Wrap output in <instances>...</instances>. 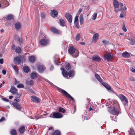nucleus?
<instances>
[{
	"mask_svg": "<svg viewBox=\"0 0 135 135\" xmlns=\"http://www.w3.org/2000/svg\"><path fill=\"white\" fill-rule=\"evenodd\" d=\"M108 111L110 113L112 114L118 115L120 111V109L119 106H116V107H108Z\"/></svg>",
	"mask_w": 135,
	"mask_h": 135,
	"instance_id": "nucleus-1",
	"label": "nucleus"
},
{
	"mask_svg": "<svg viewBox=\"0 0 135 135\" xmlns=\"http://www.w3.org/2000/svg\"><path fill=\"white\" fill-rule=\"evenodd\" d=\"M68 52L73 57H76L79 55V52L78 50L75 49L74 47L71 46L68 49Z\"/></svg>",
	"mask_w": 135,
	"mask_h": 135,
	"instance_id": "nucleus-2",
	"label": "nucleus"
},
{
	"mask_svg": "<svg viewBox=\"0 0 135 135\" xmlns=\"http://www.w3.org/2000/svg\"><path fill=\"white\" fill-rule=\"evenodd\" d=\"M113 3L114 7L115 8L114 11L116 12H117L118 11L120 10L125 11L127 9V8L125 6L124 7V8L123 9H120L119 10H117L116 9L118 8L119 6V4L118 3V2L116 0H114Z\"/></svg>",
	"mask_w": 135,
	"mask_h": 135,
	"instance_id": "nucleus-3",
	"label": "nucleus"
},
{
	"mask_svg": "<svg viewBox=\"0 0 135 135\" xmlns=\"http://www.w3.org/2000/svg\"><path fill=\"white\" fill-rule=\"evenodd\" d=\"M119 96L120 99L122 102L126 103L124 104V105H127L128 102L127 98L122 94H120Z\"/></svg>",
	"mask_w": 135,
	"mask_h": 135,
	"instance_id": "nucleus-4",
	"label": "nucleus"
},
{
	"mask_svg": "<svg viewBox=\"0 0 135 135\" xmlns=\"http://www.w3.org/2000/svg\"><path fill=\"white\" fill-rule=\"evenodd\" d=\"M49 40L46 38H45L41 40L40 41V44L43 46H45L49 43Z\"/></svg>",
	"mask_w": 135,
	"mask_h": 135,
	"instance_id": "nucleus-5",
	"label": "nucleus"
},
{
	"mask_svg": "<svg viewBox=\"0 0 135 135\" xmlns=\"http://www.w3.org/2000/svg\"><path fill=\"white\" fill-rule=\"evenodd\" d=\"M61 93L63 95L66 96V97L69 98L73 102H74L75 101V100L74 98L65 90L63 89H61Z\"/></svg>",
	"mask_w": 135,
	"mask_h": 135,
	"instance_id": "nucleus-6",
	"label": "nucleus"
},
{
	"mask_svg": "<svg viewBox=\"0 0 135 135\" xmlns=\"http://www.w3.org/2000/svg\"><path fill=\"white\" fill-rule=\"evenodd\" d=\"M104 56L105 58L108 61L111 60H112L113 57V56L111 55V53H110L105 55Z\"/></svg>",
	"mask_w": 135,
	"mask_h": 135,
	"instance_id": "nucleus-7",
	"label": "nucleus"
},
{
	"mask_svg": "<svg viewBox=\"0 0 135 135\" xmlns=\"http://www.w3.org/2000/svg\"><path fill=\"white\" fill-rule=\"evenodd\" d=\"M13 61L17 65L20 64L21 62V58L19 56H16L14 58Z\"/></svg>",
	"mask_w": 135,
	"mask_h": 135,
	"instance_id": "nucleus-8",
	"label": "nucleus"
},
{
	"mask_svg": "<svg viewBox=\"0 0 135 135\" xmlns=\"http://www.w3.org/2000/svg\"><path fill=\"white\" fill-rule=\"evenodd\" d=\"M52 115L53 116V117H52L53 118H61L63 116V115L61 114L58 112L54 113H53Z\"/></svg>",
	"mask_w": 135,
	"mask_h": 135,
	"instance_id": "nucleus-9",
	"label": "nucleus"
},
{
	"mask_svg": "<svg viewBox=\"0 0 135 135\" xmlns=\"http://www.w3.org/2000/svg\"><path fill=\"white\" fill-rule=\"evenodd\" d=\"M65 17L67 19L68 21L70 23H71L72 21V16L69 13H66L65 15Z\"/></svg>",
	"mask_w": 135,
	"mask_h": 135,
	"instance_id": "nucleus-10",
	"label": "nucleus"
},
{
	"mask_svg": "<svg viewBox=\"0 0 135 135\" xmlns=\"http://www.w3.org/2000/svg\"><path fill=\"white\" fill-rule=\"evenodd\" d=\"M50 30L52 32L56 34H60L61 33L60 31L59 30L57 29L54 27H51Z\"/></svg>",
	"mask_w": 135,
	"mask_h": 135,
	"instance_id": "nucleus-11",
	"label": "nucleus"
},
{
	"mask_svg": "<svg viewBox=\"0 0 135 135\" xmlns=\"http://www.w3.org/2000/svg\"><path fill=\"white\" fill-rule=\"evenodd\" d=\"M13 105L15 107L19 110H21L22 109L21 105L18 103H14L13 104Z\"/></svg>",
	"mask_w": 135,
	"mask_h": 135,
	"instance_id": "nucleus-12",
	"label": "nucleus"
},
{
	"mask_svg": "<svg viewBox=\"0 0 135 135\" xmlns=\"http://www.w3.org/2000/svg\"><path fill=\"white\" fill-rule=\"evenodd\" d=\"M31 99L32 101L36 103H37L40 102V99L36 97H31Z\"/></svg>",
	"mask_w": 135,
	"mask_h": 135,
	"instance_id": "nucleus-13",
	"label": "nucleus"
},
{
	"mask_svg": "<svg viewBox=\"0 0 135 135\" xmlns=\"http://www.w3.org/2000/svg\"><path fill=\"white\" fill-rule=\"evenodd\" d=\"M93 60L95 61L99 62L100 61V59L99 57L97 55L94 56L92 57Z\"/></svg>",
	"mask_w": 135,
	"mask_h": 135,
	"instance_id": "nucleus-14",
	"label": "nucleus"
},
{
	"mask_svg": "<svg viewBox=\"0 0 135 135\" xmlns=\"http://www.w3.org/2000/svg\"><path fill=\"white\" fill-rule=\"evenodd\" d=\"M9 91L13 94H16L17 92V89L13 86H11L10 90Z\"/></svg>",
	"mask_w": 135,
	"mask_h": 135,
	"instance_id": "nucleus-15",
	"label": "nucleus"
},
{
	"mask_svg": "<svg viewBox=\"0 0 135 135\" xmlns=\"http://www.w3.org/2000/svg\"><path fill=\"white\" fill-rule=\"evenodd\" d=\"M51 16L54 17H56L58 15V12L57 11L55 10H52L51 11Z\"/></svg>",
	"mask_w": 135,
	"mask_h": 135,
	"instance_id": "nucleus-16",
	"label": "nucleus"
},
{
	"mask_svg": "<svg viewBox=\"0 0 135 135\" xmlns=\"http://www.w3.org/2000/svg\"><path fill=\"white\" fill-rule=\"evenodd\" d=\"M122 56L124 58H128L130 57V55L129 53L128 52H125L122 54Z\"/></svg>",
	"mask_w": 135,
	"mask_h": 135,
	"instance_id": "nucleus-17",
	"label": "nucleus"
},
{
	"mask_svg": "<svg viewBox=\"0 0 135 135\" xmlns=\"http://www.w3.org/2000/svg\"><path fill=\"white\" fill-rule=\"evenodd\" d=\"M59 22L60 25L62 27L66 25L64 21L62 19H60Z\"/></svg>",
	"mask_w": 135,
	"mask_h": 135,
	"instance_id": "nucleus-18",
	"label": "nucleus"
},
{
	"mask_svg": "<svg viewBox=\"0 0 135 135\" xmlns=\"http://www.w3.org/2000/svg\"><path fill=\"white\" fill-rule=\"evenodd\" d=\"M111 102L113 105V107H116V106H119V104H118L116 100H111Z\"/></svg>",
	"mask_w": 135,
	"mask_h": 135,
	"instance_id": "nucleus-19",
	"label": "nucleus"
},
{
	"mask_svg": "<svg viewBox=\"0 0 135 135\" xmlns=\"http://www.w3.org/2000/svg\"><path fill=\"white\" fill-rule=\"evenodd\" d=\"M45 68L42 66L39 65L37 67V69L40 73H42L43 71Z\"/></svg>",
	"mask_w": 135,
	"mask_h": 135,
	"instance_id": "nucleus-20",
	"label": "nucleus"
},
{
	"mask_svg": "<svg viewBox=\"0 0 135 135\" xmlns=\"http://www.w3.org/2000/svg\"><path fill=\"white\" fill-rule=\"evenodd\" d=\"M68 74L69 76V77H73L74 75V71L73 70H70L69 71L68 73Z\"/></svg>",
	"mask_w": 135,
	"mask_h": 135,
	"instance_id": "nucleus-21",
	"label": "nucleus"
},
{
	"mask_svg": "<svg viewBox=\"0 0 135 135\" xmlns=\"http://www.w3.org/2000/svg\"><path fill=\"white\" fill-rule=\"evenodd\" d=\"M15 28L17 30H19L21 28V26L19 22L16 23L15 25Z\"/></svg>",
	"mask_w": 135,
	"mask_h": 135,
	"instance_id": "nucleus-22",
	"label": "nucleus"
},
{
	"mask_svg": "<svg viewBox=\"0 0 135 135\" xmlns=\"http://www.w3.org/2000/svg\"><path fill=\"white\" fill-rule=\"evenodd\" d=\"M26 83L27 85L30 86L32 85L33 84V81L32 80L29 81L28 80H26Z\"/></svg>",
	"mask_w": 135,
	"mask_h": 135,
	"instance_id": "nucleus-23",
	"label": "nucleus"
},
{
	"mask_svg": "<svg viewBox=\"0 0 135 135\" xmlns=\"http://www.w3.org/2000/svg\"><path fill=\"white\" fill-rule=\"evenodd\" d=\"M29 61L32 63H33L35 61V57L33 56H31L29 57Z\"/></svg>",
	"mask_w": 135,
	"mask_h": 135,
	"instance_id": "nucleus-24",
	"label": "nucleus"
},
{
	"mask_svg": "<svg viewBox=\"0 0 135 135\" xmlns=\"http://www.w3.org/2000/svg\"><path fill=\"white\" fill-rule=\"evenodd\" d=\"M10 133L11 135H17L16 131L15 129H12L10 130Z\"/></svg>",
	"mask_w": 135,
	"mask_h": 135,
	"instance_id": "nucleus-25",
	"label": "nucleus"
},
{
	"mask_svg": "<svg viewBox=\"0 0 135 135\" xmlns=\"http://www.w3.org/2000/svg\"><path fill=\"white\" fill-rule=\"evenodd\" d=\"M23 69L25 73H27L30 71V69L27 66H25L23 67Z\"/></svg>",
	"mask_w": 135,
	"mask_h": 135,
	"instance_id": "nucleus-26",
	"label": "nucleus"
},
{
	"mask_svg": "<svg viewBox=\"0 0 135 135\" xmlns=\"http://www.w3.org/2000/svg\"><path fill=\"white\" fill-rule=\"evenodd\" d=\"M95 76L97 79L101 83L102 82V80L99 76L97 74H96L95 75Z\"/></svg>",
	"mask_w": 135,
	"mask_h": 135,
	"instance_id": "nucleus-27",
	"label": "nucleus"
},
{
	"mask_svg": "<svg viewBox=\"0 0 135 135\" xmlns=\"http://www.w3.org/2000/svg\"><path fill=\"white\" fill-rule=\"evenodd\" d=\"M99 35L97 33H95L94 35L93 36V39L94 40V42H96V40L97 39Z\"/></svg>",
	"mask_w": 135,
	"mask_h": 135,
	"instance_id": "nucleus-28",
	"label": "nucleus"
},
{
	"mask_svg": "<svg viewBox=\"0 0 135 135\" xmlns=\"http://www.w3.org/2000/svg\"><path fill=\"white\" fill-rule=\"evenodd\" d=\"M25 130V128L24 126L21 127L19 129V131L21 133H23L24 132Z\"/></svg>",
	"mask_w": 135,
	"mask_h": 135,
	"instance_id": "nucleus-29",
	"label": "nucleus"
},
{
	"mask_svg": "<svg viewBox=\"0 0 135 135\" xmlns=\"http://www.w3.org/2000/svg\"><path fill=\"white\" fill-rule=\"evenodd\" d=\"M80 22L81 25H82L84 23L83 17L82 15H81L80 16Z\"/></svg>",
	"mask_w": 135,
	"mask_h": 135,
	"instance_id": "nucleus-30",
	"label": "nucleus"
},
{
	"mask_svg": "<svg viewBox=\"0 0 135 135\" xmlns=\"http://www.w3.org/2000/svg\"><path fill=\"white\" fill-rule=\"evenodd\" d=\"M52 135H60V132L58 130H56L54 133H52Z\"/></svg>",
	"mask_w": 135,
	"mask_h": 135,
	"instance_id": "nucleus-31",
	"label": "nucleus"
},
{
	"mask_svg": "<svg viewBox=\"0 0 135 135\" xmlns=\"http://www.w3.org/2000/svg\"><path fill=\"white\" fill-rule=\"evenodd\" d=\"M37 76V74L34 73H32L30 75L31 78L33 79H34L36 78Z\"/></svg>",
	"mask_w": 135,
	"mask_h": 135,
	"instance_id": "nucleus-32",
	"label": "nucleus"
},
{
	"mask_svg": "<svg viewBox=\"0 0 135 135\" xmlns=\"http://www.w3.org/2000/svg\"><path fill=\"white\" fill-rule=\"evenodd\" d=\"M13 15L11 14L8 15L6 17V19L7 20H10L13 19Z\"/></svg>",
	"mask_w": 135,
	"mask_h": 135,
	"instance_id": "nucleus-33",
	"label": "nucleus"
},
{
	"mask_svg": "<svg viewBox=\"0 0 135 135\" xmlns=\"http://www.w3.org/2000/svg\"><path fill=\"white\" fill-rule=\"evenodd\" d=\"M105 88L107 89L110 90V91L112 93H115L113 91V90L111 89V87L108 84L107 86L105 87Z\"/></svg>",
	"mask_w": 135,
	"mask_h": 135,
	"instance_id": "nucleus-34",
	"label": "nucleus"
},
{
	"mask_svg": "<svg viewBox=\"0 0 135 135\" xmlns=\"http://www.w3.org/2000/svg\"><path fill=\"white\" fill-rule=\"evenodd\" d=\"M127 39L130 41V43L131 44L133 45L135 44V40L134 39L132 38H128Z\"/></svg>",
	"mask_w": 135,
	"mask_h": 135,
	"instance_id": "nucleus-35",
	"label": "nucleus"
},
{
	"mask_svg": "<svg viewBox=\"0 0 135 135\" xmlns=\"http://www.w3.org/2000/svg\"><path fill=\"white\" fill-rule=\"evenodd\" d=\"M15 52L18 53H20L21 51V49L20 47H18L15 49Z\"/></svg>",
	"mask_w": 135,
	"mask_h": 135,
	"instance_id": "nucleus-36",
	"label": "nucleus"
},
{
	"mask_svg": "<svg viewBox=\"0 0 135 135\" xmlns=\"http://www.w3.org/2000/svg\"><path fill=\"white\" fill-rule=\"evenodd\" d=\"M62 74L63 76L65 77H68L69 75L67 71H65L62 72Z\"/></svg>",
	"mask_w": 135,
	"mask_h": 135,
	"instance_id": "nucleus-37",
	"label": "nucleus"
},
{
	"mask_svg": "<svg viewBox=\"0 0 135 135\" xmlns=\"http://www.w3.org/2000/svg\"><path fill=\"white\" fill-rule=\"evenodd\" d=\"M129 132L131 135H135V132H134L133 129L132 128H131L130 129Z\"/></svg>",
	"mask_w": 135,
	"mask_h": 135,
	"instance_id": "nucleus-38",
	"label": "nucleus"
},
{
	"mask_svg": "<svg viewBox=\"0 0 135 135\" xmlns=\"http://www.w3.org/2000/svg\"><path fill=\"white\" fill-rule=\"evenodd\" d=\"M58 111L59 112H61L64 113L65 112V110L63 108L60 107L59 108Z\"/></svg>",
	"mask_w": 135,
	"mask_h": 135,
	"instance_id": "nucleus-39",
	"label": "nucleus"
},
{
	"mask_svg": "<svg viewBox=\"0 0 135 135\" xmlns=\"http://www.w3.org/2000/svg\"><path fill=\"white\" fill-rule=\"evenodd\" d=\"M66 69L67 70H69L71 69V66L70 64L69 63H68L65 67Z\"/></svg>",
	"mask_w": 135,
	"mask_h": 135,
	"instance_id": "nucleus-40",
	"label": "nucleus"
},
{
	"mask_svg": "<svg viewBox=\"0 0 135 135\" xmlns=\"http://www.w3.org/2000/svg\"><path fill=\"white\" fill-rule=\"evenodd\" d=\"M80 38V36L79 34H78L76 36L75 40L76 41H79Z\"/></svg>",
	"mask_w": 135,
	"mask_h": 135,
	"instance_id": "nucleus-41",
	"label": "nucleus"
},
{
	"mask_svg": "<svg viewBox=\"0 0 135 135\" xmlns=\"http://www.w3.org/2000/svg\"><path fill=\"white\" fill-rule=\"evenodd\" d=\"M97 15V13L96 12L94 13L92 18V20H95L96 18Z\"/></svg>",
	"mask_w": 135,
	"mask_h": 135,
	"instance_id": "nucleus-42",
	"label": "nucleus"
},
{
	"mask_svg": "<svg viewBox=\"0 0 135 135\" xmlns=\"http://www.w3.org/2000/svg\"><path fill=\"white\" fill-rule=\"evenodd\" d=\"M74 24L75 26L78 28H79L78 21L74 22Z\"/></svg>",
	"mask_w": 135,
	"mask_h": 135,
	"instance_id": "nucleus-43",
	"label": "nucleus"
},
{
	"mask_svg": "<svg viewBox=\"0 0 135 135\" xmlns=\"http://www.w3.org/2000/svg\"><path fill=\"white\" fill-rule=\"evenodd\" d=\"M17 87L18 88H23L24 87V86L22 84H19L17 86Z\"/></svg>",
	"mask_w": 135,
	"mask_h": 135,
	"instance_id": "nucleus-44",
	"label": "nucleus"
},
{
	"mask_svg": "<svg viewBox=\"0 0 135 135\" xmlns=\"http://www.w3.org/2000/svg\"><path fill=\"white\" fill-rule=\"evenodd\" d=\"M82 11V9L81 8H80L77 13V15L79 16L80 14V13Z\"/></svg>",
	"mask_w": 135,
	"mask_h": 135,
	"instance_id": "nucleus-45",
	"label": "nucleus"
},
{
	"mask_svg": "<svg viewBox=\"0 0 135 135\" xmlns=\"http://www.w3.org/2000/svg\"><path fill=\"white\" fill-rule=\"evenodd\" d=\"M41 17L43 18L44 19L45 18V13H42L41 14Z\"/></svg>",
	"mask_w": 135,
	"mask_h": 135,
	"instance_id": "nucleus-46",
	"label": "nucleus"
},
{
	"mask_svg": "<svg viewBox=\"0 0 135 135\" xmlns=\"http://www.w3.org/2000/svg\"><path fill=\"white\" fill-rule=\"evenodd\" d=\"M12 66L14 70L17 72H18V69L13 65H12Z\"/></svg>",
	"mask_w": 135,
	"mask_h": 135,
	"instance_id": "nucleus-47",
	"label": "nucleus"
},
{
	"mask_svg": "<svg viewBox=\"0 0 135 135\" xmlns=\"http://www.w3.org/2000/svg\"><path fill=\"white\" fill-rule=\"evenodd\" d=\"M78 16L77 15L75 18L74 22L78 21Z\"/></svg>",
	"mask_w": 135,
	"mask_h": 135,
	"instance_id": "nucleus-48",
	"label": "nucleus"
},
{
	"mask_svg": "<svg viewBox=\"0 0 135 135\" xmlns=\"http://www.w3.org/2000/svg\"><path fill=\"white\" fill-rule=\"evenodd\" d=\"M102 84L103 85L105 88L106 86H107L108 85V84L107 83H106L103 82L102 83Z\"/></svg>",
	"mask_w": 135,
	"mask_h": 135,
	"instance_id": "nucleus-49",
	"label": "nucleus"
},
{
	"mask_svg": "<svg viewBox=\"0 0 135 135\" xmlns=\"http://www.w3.org/2000/svg\"><path fill=\"white\" fill-rule=\"evenodd\" d=\"M124 14L123 13H121L120 14V18H122L124 16Z\"/></svg>",
	"mask_w": 135,
	"mask_h": 135,
	"instance_id": "nucleus-50",
	"label": "nucleus"
},
{
	"mask_svg": "<svg viewBox=\"0 0 135 135\" xmlns=\"http://www.w3.org/2000/svg\"><path fill=\"white\" fill-rule=\"evenodd\" d=\"M124 6L123 4L121 3H119V6H120L121 8H120V9H122L121 8L122 7H123Z\"/></svg>",
	"mask_w": 135,
	"mask_h": 135,
	"instance_id": "nucleus-51",
	"label": "nucleus"
},
{
	"mask_svg": "<svg viewBox=\"0 0 135 135\" xmlns=\"http://www.w3.org/2000/svg\"><path fill=\"white\" fill-rule=\"evenodd\" d=\"M5 119V118L4 117H2L0 119V122H1L4 120Z\"/></svg>",
	"mask_w": 135,
	"mask_h": 135,
	"instance_id": "nucleus-52",
	"label": "nucleus"
},
{
	"mask_svg": "<svg viewBox=\"0 0 135 135\" xmlns=\"http://www.w3.org/2000/svg\"><path fill=\"white\" fill-rule=\"evenodd\" d=\"M123 31H124L125 32H126L127 31V29L126 27H125L124 25L123 27Z\"/></svg>",
	"mask_w": 135,
	"mask_h": 135,
	"instance_id": "nucleus-53",
	"label": "nucleus"
},
{
	"mask_svg": "<svg viewBox=\"0 0 135 135\" xmlns=\"http://www.w3.org/2000/svg\"><path fill=\"white\" fill-rule=\"evenodd\" d=\"M130 70L133 73H135V69L133 68H131Z\"/></svg>",
	"mask_w": 135,
	"mask_h": 135,
	"instance_id": "nucleus-54",
	"label": "nucleus"
},
{
	"mask_svg": "<svg viewBox=\"0 0 135 135\" xmlns=\"http://www.w3.org/2000/svg\"><path fill=\"white\" fill-rule=\"evenodd\" d=\"M3 63V60L2 59H0V63L2 64Z\"/></svg>",
	"mask_w": 135,
	"mask_h": 135,
	"instance_id": "nucleus-55",
	"label": "nucleus"
},
{
	"mask_svg": "<svg viewBox=\"0 0 135 135\" xmlns=\"http://www.w3.org/2000/svg\"><path fill=\"white\" fill-rule=\"evenodd\" d=\"M18 41L20 44H21L22 42V38H19L18 39Z\"/></svg>",
	"mask_w": 135,
	"mask_h": 135,
	"instance_id": "nucleus-56",
	"label": "nucleus"
},
{
	"mask_svg": "<svg viewBox=\"0 0 135 135\" xmlns=\"http://www.w3.org/2000/svg\"><path fill=\"white\" fill-rule=\"evenodd\" d=\"M54 62H55V64H56V65H60V64H59L58 62V61L57 60H55L54 61Z\"/></svg>",
	"mask_w": 135,
	"mask_h": 135,
	"instance_id": "nucleus-57",
	"label": "nucleus"
},
{
	"mask_svg": "<svg viewBox=\"0 0 135 135\" xmlns=\"http://www.w3.org/2000/svg\"><path fill=\"white\" fill-rule=\"evenodd\" d=\"M54 69V66L52 65H51V67L50 68V70H53V69Z\"/></svg>",
	"mask_w": 135,
	"mask_h": 135,
	"instance_id": "nucleus-58",
	"label": "nucleus"
},
{
	"mask_svg": "<svg viewBox=\"0 0 135 135\" xmlns=\"http://www.w3.org/2000/svg\"><path fill=\"white\" fill-rule=\"evenodd\" d=\"M14 101H16V102H18L20 101L19 99L17 98L15 99L14 100Z\"/></svg>",
	"mask_w": 135,
	"mask_h": 135,
	"instance_id": "nucleus-59",
	"label": "nucleus"
},
{
	"mask_svg": "<svg viewBox=\"0 0 135 135\" xmlns=\"http://www.w3.org/2000/svg\"><path fill=\"white\" fill-rule=\"evenodd\" d=\"M130 79L132 81H135V79L133 77H131L130 78Z\"/></svg>",
	"mask_w": 135,
	"mask_h": 135,
	"instance_id": "nucleus-60",
	"label": "nucleus"
},
{
	"mask_svg": "<svg viewBox=\"0 0 135 135\" xmlns=\"http://www.w3.org/2000/svg\"><path fill=\"white\" fill-rule=\"evenodd\" d=\"M2 73L3 74L5 75L6 74V72L5 70H3L2 71Z\"/></svg>",
	"mask_w": 135,
	"mask_h": 135,
	"instance_id": "nucleus-61",
	"label": "nucleus"
},
{
	"mask_svg": "<svg viewBox=\"0 0 135 135\" xmlns=\"http://www.w3.org/2000/svg\"><path fill=\"white\" fill-rule=\"evenodd\" d=\"M22 61H25L26 59L25 58V57L23 56L22 57Z\"/></svg>",
	"mask_w": 135,
	"mask_h": 135,
	"instance_id": "nucleus-62",
	"label": "nucleus"
},
{
	"mask_svg": "<svg viewBox=\"0 0 135 135\" xmlns=\"http://www.w3.org/2000/svg\"><path fill=\"white\" fill-rule=\"evenodd\" d=\"M3 100H4V101H6V102H8V101H9V100H8V99H6V98H4V99H3Z\"/></svg>",
	"mask_w": 135,
	"mask_h": 135,
	"instance_id": "nucleus-63",
	"label": "nucleus"
},
{
	"mask_svg": "<svg viewBox=\"0 0 135 135\" xmlns=\"http://www.w3.org/2000/svg\"><path fill=\"white\" fill-rule=\"evenodd\" d=\"M60 69L62 71V72H63V71H65L64 69L63 68H60Z\"/></svg>",
	"mask_w": 135,
	"mask_h": 135,
	"instance_id": "nucleus-64",
	"label": "nucleus"
}]
</instances>
